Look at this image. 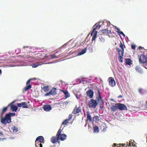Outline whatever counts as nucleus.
<instances>
[{
	"label": "nucleus",
	"mask_w": 147,
	"mask_h": 147,
	"mask_svg": "<svg viewBox=\"0 0 147 147\" xmlns=\"http://www.w3.org/2000/svg\"><path fill=\"white\" fill-rule=\"evenodd\" d=\"M1 122L4 125H6L7 123H9L11 122V119L10 116L9 114H6L5 117H1Z\"/></svg>",
	"instance_id": "nucleus-1"
},
{
	"label": "nucleus",
	"mask_w": 147,
	"mask_h": 147,
	"mask_svg": "<svg viewBox=\"0 0 147 147\" xmlns=\"http://www.w3.org/2000/svg\"><path fill=\"white\" fill-rule=\"evenodd\" d=\"M62 129H60L58 131L56 135V137L58 139L60 140L61 141H64L66 139L67 136L64 134H61Z\"/></svg>",
	"instance_id": "nucleus-2"
},
{
	"label": "nucleus",
	"mask_w": 147,
	"mask_h": 147,
	"mask_svg": "<svg viewBox=\"0 0 147 147\" xmlns=\"http://www.w3.org/2000/svg\"><path fill=\"white\" fill-rule=\"evenodd\" d=\"M139 57V62L142 64H144L147 61V57L145 55V54L143 53L140 56H138Z\"/></svg>",
	"instance_id": "nucleus-3"
},
{
	"label": "nucleus",
	"mask_w": 147,
	"mask_h": 147,
	"mask_svg": "<svg viewBox=\"0 0 147 147\" xmlns=\"http://www.w3.org/2000/svg\"><path fill=\"white\" fill-rule=\"evenodd\" d=\"M98 104V103L96 100L93 99H91L88 102L89 107L93 108H96Z\"/></svg>",
	"instance_id": "nucleus-4"
},
{
	"label": "nucleus",
	"mask_w": 147,
	"mask_h": 147,
	"mask_svg": "<svg viewBox=\"0 0 147 147\" xmlns=\"http://www.w3.org/2000/svg\"><path fill=\"white\" fill-rule=\"evenodd\" d=\"M63 56V55L61 53L60 51H59L55 52L54 54H52L50 55L52 59L58 58Z\"/></svg>",
	"instance_id": "nucleus-5"
},
{
	"label": "nucleus",
	"mask_w": 147,
	"mask_h": 147,
	"mask_svg": "<svg viewBox=\"0 0 147 147\" xmlns=\"http://www.w3.org/2000/svg\"><path fill=\"white\" fill-rule=\"evenodd\" d=\"M44 138L42 136H39L37 137L35 141V146L36 147H38V145H37V143L44 142Z\"/></svg>",
	"instance_id": "nucleus-6"
},
{
	"label": "nucleus",
	"mask_w": 147,
	"mask_h": 147,
	"mask_svg": "<svg viewBox=\"0 0 147 147\" xmlns=\"http://www.w3.org/2000/svg\"><path fill=\"white\" fill-rule=\"evenodd\" d=\"M116 104L117 107L118 108V109L120 110H126L127 109V108L126 106L123 104L120 103H116Z\"/></svg>",
	"instance_id": "nucleus-7"
},
{
	"label": "nucleus",
	"mask_w": 147,
	"mask_h": 147,
	"mask_svg": "<svg viewBox=\"0 0 147 147\" xmlns=\"http://www.w3.org/2000/svg\"><path fill=\"white\" fill-rule=\"evenodd\" d=\"M109 85L111 87H113L116 85V82L113 78L109 77L108 78Z\"/></svg>",
	"instance_id": "nucleus-8"
},
{
	"label": "nucleus",
	"mask_w": 147,
	"mask_h": 147,
	"mask_svg": "<svg viewBox=\"0 0 147 147\" xmlns=\"http://www.w3.org/2000/svg\"><path fill=\"white\" fill-rule=\"evenodd\" d=\"M33 80V78H31L29 79L26 82L27 86L24 88V90L26 91L28 90H29L31 88L32 86L30 84V80Z\"/></svg>",
	"instance_id": "nucleus-9"
},
{
	"label": "nucleus",
	"mask_w": 147,
	"mask_h": 147,
	"mask_svg": "<svg viewBox=\"0 0 147 147\" xmlns=\"http://www.w3.org/2000/svg\"><path fill=\"white\" fill-rule=\"evenodd\" d=\"M119 47L121 49V50H120L119 48H116V49L118 53H124V49L123 48V45L121 42H120L119 45Z\"/></svg>",
	"instance_id": "nucleus-10"
},
{
	"label": "nucleus",
	"mask_w": 147,
	"mask_h": 147,
	"mask_svg": "<svg viewBox=\"0 0 147 147\" xmlns=\"http://www.w3.org/2000/svg\"><path fill=\"white\" fill-rule=\"evenodd\" d=\"M81 112V108L80 107H77L76 106L74 108L72 112V113L74 114H76Z\"/></svg>",
	"instance_id": "nucleus-11"
},
{
	"label": "nucleus",
	"mask_w": 147,
	"mask_h": 147,
	"mask_svg": "<svg viewBox=\"0 0 147 147\" xmlns=\"http://www.w3.org/2000/svg\"><path fill=\"white\" fill-rule=\"evenodd\" d=\"M14 102V101L12 102L11 103L9 104L7 107H4L3 108L1 113V117H3V115L4 114V113L7 111L8 107L10 105H11Z\"/></svg>",
	"instance_id": "nucleus-12"
},
{
	"label": "nucleus",
	"mask_w": 147,
	"mask_h": 147,
	"mask_svg": "<svg viewBox=\"0 0 147 147\" xmlns=\"http://www.w3.org/2000/svg\"><path fill=\"white\" fill-rule=\"evenodd\" d=\"M17 105L19 107H22L23 108H28V106L26 102H23L21 103H18Z\"/></svg>",
	"instance_id": "nucleus-13"
},
{
	"label": "nucleus",
	"mask_w": 147,
	"mask_h": 147,
	"mask_svg": "<svg viewBox=\"0 0 147 147\" xmlns=\"http://www.w3.org/2000/svg\"><path fill=\"white\" fill-rule=\"evenodd\" d=\"M97 91L98 92V96L96 98L97 99V100L98 102H100L101 101V102L103 104L104 103V100L102 98L101 95L100 94V90L99 89H98L97 90Z\"/></svg>",
	"instance_id": "nucleus-14"
},
{
	"label": "nucleus",
	"mask_w": 147,
	"mask_h": 147,
	"mask_svg": "<svg viewBox=\"0 0 147 147\" xmlns=\"http://www.w3.org/2000/svg\"><path fill=\"white\" fill-rule=\"evenodd\" d=\"M86 94L90 98H92L93 96L94 92L91 89L87 91Z\"/></svg>",
	"instance_id": "nucleus-15"
},
{
	"label": "nucleus",
	"mask_w": 147,
	"mask_h": 147,
	"mask_svg": "<svg viewBox=\"0 0 147 147\" xmlns=\"http://www.w3.org/2000/svg\"><path fill=\"white\" fill-rule=\"evenodd\" d=\"M43 109L45 111H48L52 109V108L50 105H46L44 106Z\"/></svg>",
	"instance_id": "nucleus-16"
},
{
	"label": "nucleus",
	"mask_w": 147,
	"mask_h": 147,
	"mask_svg": "<svg viewBox=\"0 0 147 147\" xmlns=\"http://www.w3.org/2000/svg\"><path fill=\"white\" fill-rule=\"evenodd\" d=\"M58 140L59 139H58L57 138V137L56 136H53L52 137L51 139V142L53 144L55 143L57 141L59 143V142Z\"/></svg>",
	"instance_id": "nucleus-17"
},
{
	"label": "nucleus",
	"mask_w": 147,
	"mask_h": 147,
	"mask_svg": "<svg viewBox=\"0 0 147 147\" xmlns=\"http://www.w3.org/2000/svg\"><path fill=\"white\" fill-rule=\"evenodd\" d=\"M116 105V103H115V105H113L111 107V110L112 112H115L117 110L118 108Z\"/></svg>",
	"instance_id": "nucleus-18"
},
{
	"label": "nucleus",
	"mask_w": 147,
	"mask_h": 147,
	"mask_svg": "<svg viewBox=\"0 0 147 147\" xmlns=\"http://www.w3.org/2000/svg\"><path fill=\"white\" fill-rule=\"evenodd\" d=\"M61 91L65 95V98H67L70 97V95L68 91L66 90H61Z\"/></svg>",
	"instance_id": "nucleus-19"
},
{
	"label": "nucleus",
	"mask_w": 147,
	"mask_h": 147,
	"mask_svg": "<svg viewBox=\"0 0 147 147\" xmlns=\"http://www.w3.org/2000/svg\"><path fill=\"white\" fill-rule=\"evenodd\" d=\"M119 54V57L118 59L122 63L123 61V55L124 53H118Z\"/></svg>",
	"instance_id": "nucleus-20"
},
{
	"label": "nucleus",
	"mask_w": 147,
	"mask_h": 147,
	"mask_svg": "<svg viewBox=\"0 0 147 147\" xmlns=\"http://www.w3.org/2000/svg\"><path fill=\"white\" fill-rule=\"evenodd\" d=\"M101 32L103 34H109L111 33V31L109 30L108 28L102 30Z\"/></svg>",
	"instance_id": "nucleus-21"
},
{
	"label": "nucleus",
	"mask_w": 147,
	"mask_h": 147,
	"mask_svg": "<svg viewBox=\"0 0 147 147\" xmlns=\"http://www.w3.org/2000/svg\"><path fill=\"white\" fill-rule=\"evenodd\" d=\"M51 94L54 95L57 94V89L56 88H53L50 91Z\"/></svg>",
	"instance_id": "nucleus-22"
},
{
	"label": "nucleus",
	"mask_w": 147,
	"mask_h": 147,
	"mask_svg": "<svg viewBox=\"0 0 147 147\" xmlns=\"http://www.w3.org/2000/svg\"><path fill=\"white\" fill-rule=\"evenodd\" d=\"M11 109L13 111H16L18 109V107L17 106L12 105H11Z\"/></svg>",
	"instance_id": "nucleus-23"
},
{
	"label": "nucleus",
	"mask_w": 147,
	"mask_h": 147,
	"mask_svg": "<svg viewBox=\"0 0 147 147\" xmlns=\"http://www.w3.org/2000/svg\"><path fill=\"white\" fill-rule=\"evenodd\" d=\"M86 120L87 121H89L90 122L92 121V118L88 112H87V117Z\"/></svg>",
	"instance_id": "nucleus-24"
},
{
	"label": "nucleus",
	"mask_w": 147,
	"mask_h": 147,
	"mask_svg": "<svg viewBox=\"0 0 147 147\" xmlns=\"http://www.w3.org/2000/svg\"><path fill=\"white\" fill-rule=\"evenodd\" d=\"M100 26L99 24H96L93 26V31H95V30L97 29L98 30L100 28Z\"/></svg>",
	"instance_id": "nucleus-25"
},
{
	"label": "nucleus",
	"mask_w": 147,
	"mask_h": 147,
	"mask_svg": "<svg viewBox=\"0 0 147 147\" xmlns=\"http://www.w3.org/2000/svg\"><path fill=\"white\" fill-rule=\"evenodd\" d=\"M87 48V47H86L84 49H83L81 51L78 53L79 55H81L85 53L86 52Z\"/></svg>",
	"instance_id": "nucleus-26"
},
{
	"label": "nucleus",
	"mask_w": 147,
	"mask_h": 147,
	"mask_svg": "<svg viewBox=\"0 0 147 147\" xmlns=\"http://www.w3.org/2000/svg\"><path fill=\"white\" fill-rule=\"evenodd\" d=\"M135 69L136 71L140 74H142V70L139 66H137L136 67Z\"/></svg>",
	"instance_id": "nucleus-27"
},
{
	"label": "nucleus",
	"mask_w": 147,
	"mask_h": 147,
	"mask_svg": "<svg viewBox=\"0 0 147 147\" xmlns=\"http://www.w3.org/2000/svg\"><path fill=\"white\" fill-rule=\"evenodd\" d=\"M99 120L100 119H99V117L97 116H96L94 117L93 118V121H94L95 122H98Z\"/></svg>",
	"instance_id": "nucleus-28"
},
{
	"label": "nucleus",
	"mask_w": 147,
	"mask_h": 147,
	"mask_svg": "<svg viewBox=\"0 0 147 147\" xmlns=\"http://www.w3.org/2000/svg\"><path fill=\"white\" fill-rule=\"evenodd\" d=\"M131 59L129 58H127L125 59V62L127 64L130 65L131 63Z\"/></svg>",
	"instance_id": "nucleus-29"
},
{
	"label": "nucleus",
	"mask_w": 147,
	"mask_h": 147,
	"mask_svg": "<svg viewBox=\"0 0 147 147\" xmlns=\"http://www.w3.org/2000/svg\"><path fill=\"white\" fill-rule=\"evenodd\" d=\"M93 132L94 133H98L99 132V128L96 125L94 127Z\"/></svg>",
	"instance_id": "nucleus-30"
},
{
	"label": "nucleus",
	"mask_w": 147,
	"mask_h": 147,
	"mask_svg": "<svg viewBox=\"0 0 147 147\" xmlns=\"http://www.w3.org/2000/svg\"><path fill=\"white\" fill-rule=\"evenodd\" d=\"M43 89L44 92H46L49 90V87L48 86H44Z\"/></svg>",
	"instance_id": "nucleus-31"
},
{
	"label": "nucleus",
	"mask_w": 147,
	"mask_h": 147,
	"mask_svg": "<svg viewBox=\"0 0 147 147\" xmlns=\"http://www.w3.org/2000/svg\"><path fill=\"white\" fill-rule=\"evenodd\" d=\"M97 31H95L94 32V34L93 35L92 39V41H94V40L95 39V38H96L97 37Z\"/></svg>",
	"instance_id": "nucleus-32"
},
{
	"label": "nucleus",
	"mask_w": 147,
	"mask_h": 147,
	"mask_svg": "<svg viewBox=\"0 0 147 147\" xmlns=\"http://www.w3.org/2000/svg\"><path fill=\"white\" fill-rule=\"evenodd\" d=\"M12 128L14 133H16L18 131V128L15 126H13V127H12Z\"/></svg>",
	"instance_id": "nucleus-33"
},
{
	"label": "nucleus",
	"mask_w": 147,
	"mask_h": 147,
	"mask_svg": "<svg viewBox=\"0 0 147 147\" xmlns=\"http://www.w3.org/2000/svg\"><path fill=\"white\" fill-rule=\"evenodd\" d=\"M128 145L129 146H134V147H135V145H134V142H131V141H129Z\"/></svg>",
	"instance_id": "nucleus-34"
},
{
	"label": "nucleus",
	"mask_w": 147,
	"mask_h": 147,
	"mask_svg": "<svg viewBox=\"0 0 147 147\" xmlns=\"http://www.w3.org/2000/svg\"><path fill=\"white\" fill-rule=\"evenodd\" d=\"M127 144H119V145H120L121 147H127L128 146V144H127Z\"/></svg>",
	"instance_id": "nucleus-35"
},
{
	"label": "nucleus",
	"mask_w": 147,
	"mask_h": 147,
	"mask_svg": "<svg viewBox=\"0 0 147 147\" xmlns=\"http://www.w3.org/2000/svg\"><path fill=\"white\" fill-rule=\"evenodd\" d=\"M69 121L68 119H66L62 123V125H66L68 123V121Z\"/></svg>",
	"instance_id": "nucleus-36"
},
{
	"label": "nucleus",
	"mask_w": 147,
	"mask_h": 147,
	"mask_svg": "<svg viewBox=\"0 0 147 147\" xmlns=\"http://www.w3.org/2000/svg\"><path fill=\"white\" fill-rule=\"evenodd\" d=\"M9 114L10 116L11 117V116H15L16 115V114L15 113H9L8 114Z\"/></svg>",
	"instance_id": "nucleus-37"
},
{
	"label": "nucleus",
	"mask_w": 147,
	"mask_h": 147,
	"mask_svg": "<svg viewBox=\"0 0 147 147\" xmlns=\"http://www.w3.org/2000/svg\"><path fill=\"white\" fill-rule=\"evenodd\" d=\"M72 117V114H70L69 116V118L67 119L69 121H70Z\"/></svg>",
	"instance_id": "nucleus-38"
},
{
	"label": "nucleus",
	"mask_w": 147,
	"mask_h": 147,
	"mask_svg": "<svg viewBox=\"0 0 147 147\" xmlns=\"http://www.w3.org/2000/svg\"><path fill=\"white\" fill-rule=\"evenodd\" d=\"M138 91L140 93L142 94V93L143 89L141 88H140L139 89Z\"/></svg>",
	"instance_id": "nucleus-39"
},
{
	"label": "nucleus",
	"mask_w": 147,
	"mask_h": 147,
	"mask_svg": "<svg viewBox=\"0 0 147 147\" xmlns=\"http://www.w3.org/2000/svg\"><path fill=\"white\" fill-rule=\"evenodd\" d=\"M131 47L134 50L136 49V46L135 45H131Z\"/></svg>",
	"instance_id": "nucleus-40"
},
{
	"label": "nucleus",
	"mask_w": 147,
	"mask_h": 147,
	"mask_svg": "<svg viewBox=\"0 0 147 147\" xmlns=\"http://www.w3.org/2000/svg\"><path fill=\"white\" fill-rule=\"evenodd\" d=\"M117 30H118L117 31V33L122 35V34H123V32H122L120 31L119 29H117Z\"/></svg>",
	"instance_id": "nucleus-41"
},
{
	"label": "nucleus",
	"mask_w": 147,
	"mask_h": 147,
	"mask_svg": "<svg viewBox=\"0 0 147 147\" xmlns=\"http://www.w3.org/2000/svg\"><path fill=\"white\" fill-rule=\"evenodd\" d=\"M99 39L100 40V41L102 42L104 41L105 40V38H103L102 37L100 38Z\"/></svg>",
	"instance_id": "nucleus-42"
},
{
	"label": "nucleus",
	"mask_w": 147,
	"mask_h": 147,
	"mask_svg": "<svg viewBox=\"0 0 147 147\" xmlns=\"http://www.w3.org/2000/svg\"><path fill=\"white\" fill-rule=\"evenodd\" d=\"M114 145H113V147H121L120 145L119 146H117L116 145H118L117 144H114Z\"/></svg>",
	"instance_id": "nucleus-43"
},
{
	"label": "nucleus",
	"mask_w": 147,
	"mask_h": 147,
	"mask_svg": "<svg viewBox=\"0 0 147 147\" xmlns=\"http://www.w3.org/2000/svg\"><path fill=\"white\" fill-rule=\"evenodd\" d=\"M50 95H51L50 92H49L47 93L46 94H45V96H49Z\"/></svg>",
	"instance_id": "nucleus-44"
},
{
	"label": "nucleus",
	"mask_w": 147,
	"mask_h": 147,
	"mask_svg": "<svg viewBox=\"0 0 147 147\" xmlns=\"http://www.w3.org/2000/svg\"><path fill=\"white\" fill-rule=\"evenodd\" d=\"M144 66L145 68L147 69V61L145 63V64Z\"/></svg>",
	"instance_id": "nucleus-45"
},
{
	"label": "nucleus",
	"mask_w": 147,
	"mask_h": 147,
	"mask_svg": "<svg viewBox=\"0 0 147 147\" xmlns=\"http://www.w3.org/2000/svg\"><path fill=\"white\" fill-rule=\"evenodd\" d=\"M33 65V67H37L38 66V65H37V64H34Z\"/></svg>",
	"instance_id": "nucleus-46"
},
{
	"label": "nucleus",
	"mask_w": 147,
	"mask_h": 147,
	"mask_svg": "<svg viewBox=\"0 0 147 147\" xmlns=\"http://www.w3.org/2000/svg\"><path fill=\"white\" fill-rule=\"evenodd\" d=\"M123 97V95H119V96L118 97H117V98H122Z\"/></svg>",
	"instance_id": "nucleus-47"
},
{
	"label": "nucleus",
	"mask_w": 147,
	"mask_h": 147,
	"mask_svg": "<svg viewBox=\"0 0 147 147\" xmlns=\"http://www.w3.org/2000/svg\"><path fill=\"white\" fill-rule=\"evenodd\" d=\"M41 143H38V145H39V147H42V145Z\"/></svg>",
	"instance_id": "nucleus-48"
},
{
	"label": "nucleus",
	"mask_w": 147,
	"mask_h": 147,
	"mask_svg": "<svg viewBox=\"0 0 147 147\" xmlns=\"http://www.w3.org/2000/svg\"><path fill=\"white\" fill-rule=\"evenodd\" d=\"M95 31H93V30L92 32V33L91 34V35L92 36V34L93 33H94V32Z\"/></svg>",
	"instance_id": "nucleus-49"
},
{
	"label": "nucleus",
	"mask_w": 147,
	"mask_h": 147,
	"mask_svg": "<svg viewBox=\"0 0 147 147\" xmlns=\"http://www.w3.org/2000/svg\"><path fill=\"white\" fill-rule=\"evenodd\" d=\"M142 49V48H143V47H142L141 46H140L139 47V49Z\"/></svg>",
	"instance_id": "nucleus-50"
},
{
	"label": "nucleus",
	"mask_w": 147,
	"mask_h": 147,
	"mask_svg": "<svg viewBox=\"0 0 147 147\" xmlns=\"http://www.w3.org/2000/svg\"><path fill=\"white\" fill-rule=\"evenodd\" d=\"M28 46H25V47L24 46L23 47V48L24 49H25V48H28Z\"/></svg>",
	"instance_id": "nucleus-51"
},
{
	"label": "nucleus",
	"mask_w": 147,
	"mask_h": 147,
	"mask_svg": "<svg viewBox=\"0 0 147 147\" xmlns=\"http://www.w3.org/2000/svg\"><path fill=\"white\" fill-rule=\"evenodd\" d=\"M122 35L123 37H125V34L123 33V34H122Z\"/></svg>",
	"instance_id": "nucleus-52"
},
{
	"label": "nucleus",
	"mask_w": 147,
	"mask_h": 147,
	"mask_svg": "<svg viewBox=\"0 0 147 147\" xmlns=\"http://www.w3.org/2000/svg\"><path fill=\"white\" fill-rule=\"evenodd\" d=\"M76 98H78V94H76Z\"/></svg>",
	"instance_id": "nucleus-53"
},
{
	"label": "nucleus",
	"mask_w": 147,
	"mask_h": 147,
	"mask_svg": "<svg viewBox=\"0 0 147 147\" xmlns=\"http://www.w3.org/2000/svg\"><path fill=\"white\" fill-rule=\"evenodd\" d=\"M2 135H3V134H2V133L1 132H0V136H1Z\"/></svg>",
	"instance_id": "nucleus-54"
},
{
	"label": "nucleus",
	"mask_w": 147,
	"mask_h": 147,
	"mask_svg": "<svg viewBox=\"0 0 147 147\" xmlns=\"http://www.w3.org/2000/svg\"><path fill=\"white\" fill-rule=\"evenodd\" d=\"M1 73V70L0 69V74Z\"/></svg>",
	"instance_id": "nucleus-55"
},
{
	"label": "nucleus",
	"mask_w": 147,
	"mask_h": 147,
	"mask_svg": "<svg viewBox=\"0 0 147 147\" xmlns=\"http://www.w3.org/2000/svg\"><path fill=\"white\" fill-rule=\"evenodd\" d=\"M147 108V107H146Z\"/></svg>",
	"instance_id": "nucleus-56"
}]
</instances>
